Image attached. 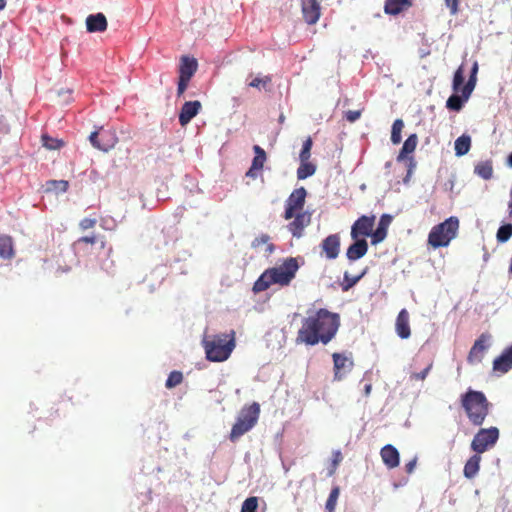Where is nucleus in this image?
<instances>
[{"label": "nucleus", "mask_w": 512, "mask_h": 512, "mask_svg": "<svg viewBox=\"0 0 512 512\" xmlns=\"http://www.w3.org/2000/svg\"><path fill=\"white\" fill-rule=\"evenodd\" d=\"M380 456L387 468L393 469L399 466L400 454L393 445L387 444L382 447L380 450Z\"/></svg>", "instance_id": "aec40b11"}, {"label": "nucleus", "mask_w": 512, "mask_h": 512, "mask_svg": "<svg viewBox=\"0 0 512 512\" xmlns=\"http://www.w3.org/2000/svg\"><path fill=\"white\" fill-rule=\"evenodd\" d=\"M253 150H254L255 156L252 160L251 166H253V168H256L260 171V170H262L264 163L266 161V152L259 145H255L253 147Z\"/></svg>", "instance_id": "f704fd0d"}, {"label": "nucleus", "mask_w": 512, "mask_h": 512, "mask_svg": "<svg viewBox=\"0 0 512 512\" xmlns=\"http://www.w3.org/2000/svg\"><path fill=\"white\" fill-rule=\"evenodd\" d=\"M89 140L93 147L105 152L114 148L118 142L115 132L103 128L92 132L89 136Z\"/></svg>", "instance_id": "1a4fd4ad"}, {"label": "nucleus", "mask_w": 512, "mask_h": 512, "mask_svg": "<svg viewBox=\"0 0 512 512\" xmlns=\"http://www.w3.org/2000/svg\"><path fill=\"white\" fill-rule=\"evenodd\" d=\"M446 5L450 8L451 14H456L458 11L459 0H445Z\"/></svg>", "instance_id": "603ef678"}, {"label": "nucleus", "mask_w": 512, "mask_h": 512, "mask_svg": "<svg viewBox=\"0 0 512 512\" xmlns=\"http://www.w3.org/2000/svg\"><path fill=\"white\" fill-rule=\"evenodd\" d=\"M258 171H259L258 169L253 168V166H251V167L249 168V170L246 172V176H247V177H250V178H256V177H257V172H258Z\"/></svg>", "instance_id": "6e6d98bb"}, {"label": "nucleus", "mask_w": 512, "mask_h": 512, "mask_svg": "<svg viewBox=\"0 0 512 512\" xmlns=\"http://www.w3.org/2000/svg\"><path fill=\"white\" fill-rule=\"evenodd\" d=\"M433 367V362L428 363L424 370L421 372L412 373L410 378L415 381H424Z\"/></svg>", "instance_id": "49530a36"}, {"label": "nucleus", "mask_w": 512, "mask_h": 512, "mask_svg": "<svg viewBox=\"0 0 512 512\" xmlns=\"http://www.w3.org/2000/svg\"><path fill=\"white\" fill-rule=\"evenodd\" d=\"M6 6V0H0V10H3Z\"/></svg>", "instance_id": "680f3d73"}, {"label": "nucleus", "mask_w": 512, "mask_h": 512, "mask_svg": "<svg viewBox=\"0 0 512 512\" xmlns=\"http://www.w3.org/2000/svg\"><path fill=\"white\" fill-rule=\"evenodd\" d=\"M395 329L397 335L401 339H407L411 335L409 324V313L406 309H402L396 318Z\"/></svg>", "instance_id": "393cba45"}, {"label": "nucleus", "mask_w": 512, "mask_h": 512, "mask_svg": "<svg viewBox=\"0 0 512 512\" xmlns=\"http://www.w3.org/2000/svg\"><path fill=\"white\" fill-rule=\"evenodd\" d=\"M42 142L43 146L50 150L58 149L63 145V142L61 140L51 138L48 135L42 136Z\"/></svg>", "instance_id": "a18cd8bd"}, {"label": "nucleus", "mask_w": 512, "mask_h": 512, "mask_svg": "<svg viewBox=\"0 0 512 512\" xmlns=\"http://www.w3.org/2000/svg\"><path fill=\"white\" fill-rule=\"evenodd\" d=\"M272 83V77L270 75H265L263 77H255L248 83L249 87L256 89H267Z\"/></svg>", "instance_id": "e433bc0d"}, {"label": "nucleus", "mask_w": 512, "mask_h": 512, "mask_svg": "<svg viewBox=\"0 0 512 512\" xmlns=\"http://www.w3.org/2000/svg\"><path fill=\"white\" fill-rule=\"evenodd\" d=\"M258 498L255 496L247 498L241 507V512H257Z\"/></svg>", "instance_id": "37998d69"}, {"label": "nucleus", "mask_w": 512, "mask_h": 512, "mask_svg": "<svg viewBox=\"0 0 512 512\" xmlns=\"http://www.w3.org/2000/svg\"><path fill=\"white\" fill-rule=\"evenodd\" d=\"M371 390H372L371 383L365 384V386H364V394H365L366 397H368L370 395Z\"/></svg>", "instance_id": "4d7b16f0"}, {"label": "nucleus", "mask_w": 512, "mask_h": 512, "mask_svg": "<svg viewBox=\"0 0 512 512\" xmlns=\"http://www.w3.org/2000/svg\"><path fill=\"white\" fill-rule=\"evenodd\" d=\"M343 456L340 450H336L332 454V461L328 471V476H333L336 472L338 465L342 462Z\"/></svg>", "instance_id": "c03bdc74"}, {"label": "nucleus", "mask_w": 512, "mask_h": 512, "mask_svg": "<svg viewBox=\"0 0 512 512\" xmlns=\"http://www.w3.org/2000/svg\"><path fill=\"white\" fill-rule=\"evenodd\" d=\"M460 405L473 426H482L490 413L491 403L482 391L469 388L460 396Z\"/></svg>", "instance_id": "7ed1b4c3"}, {"label": "nucleus", "mask_w": 512, "mask_h": 512, "mask_svg": "<svg viewBox=\"0 0 512 512\" xmlns=\"http://www.w3.org/2000/svg\"><path fill=\"white\" fill-rule=\"evenodd\" d=\"M512 369V344L506 347L493 361V371L501 374Z\"/></svg>", "instance_id": "f3484780"}, {"label": "nucleus", "mask_w": 512, "mask_h": 512, "mask_svg": "<svg viewBox=\"0 0 512 512\" xmlns=\"http://www.w3.org/2000/svg\"><path fill=\"white\" fill-rule=\"evenodd\" d=\"M477 77L470 75L467 83L463 86L464 82V69L460 66L454 73L452 89L455 93L461 92L464 100H468L476 86Z\"/></svg>", "instance_id": "9d476101"}, {"label": "nucleus", "mask_w": 512, "mask_h": 512, "mask_svg": "<svg viewBox=\"0 0 512 512\" xmlns=\"http://www.w3.org/2000/svg\"><path fill=\"white\" fill-rule=\"evenodd\" d=\"M508 209H509V215H510V217H512V197H511V200L509 201Z\"/></svg>", "instance_id": "052dcab7"}, {"label": "nucleus", "mask_w": 512, "mask_h": 512, "mask_svg": "<svg viewBox=\"0 0 512 512\" xmlns=\"http://www.w3.org/2000/svg\"><path fill=\"white\" fill-rule=\"evenodd\" d=\"M408 161H409V170H408V175H409L411 173L412 168L415 167V163H414V160L412 157L408 158Z\"/></svg>", "instance_id": "bf43d9fd"}, {"label": "nucleus", "mask_w": 512, "mask_h": 512, "mask_svg": "<svg viewBox=\"0 0 512 512\" xmlns=\"http://www.w3.org/2000/svg\"><path fill=\"white\" fill-rule=\"evenodd\" d=\"M312 146H313V141H312V138L309 136L303 142L302 149L299 154L300 162H304V161L310 159Z\"/></svg>", "instance_id": "a19ab883"}, {"label": "nucleus", "mask_w": 512, "mask_h": 512, "mask_svg": "<svg viewBox=\"0 0 512 512\" xmlns=\"http://www.w3.org/2000/svg\"><path fill=\"white\" fill-rule=\"evenodd\" d=\"M477 77L470 75L467 83L463 86L464 82V69L460 66L454 73L452 89L455 93L461 92L464 100H468L476 86Z\"/></svg>", "instance_id": "9b49d317"}, {"label": "nucleus", "mask_w": 512, "mask_h": 512, "mask_svg": "<svg viewBox=\"0 0 512 512\" xmlns=\"http://www.w3.org/2000/svg\"><path fill=\"white\" fill-rule=\"evenodd\" d=\"M322 252L329 260L336 259L340 253V237L338 234H331L321 242Z\"/></svg>", "instance_id": "dca6fc26"}, {"label": "nucleus", "mask_w": 512, "mask_h": 512, "mask_svg": "<svg viewBox=\"0 0 512 512\" xmlns=\"http://www.w3.org/2000/svg\"><path fill=\"white\" fill-rule=\"evenodd\" d=\"M340 315L325 308L310 311L302 319L296 336V343L315 346L327 345L337 334Z\"/></svg>", "instance_id": "f257e3e1"}, {"label": "nucleus", "mask_w": 512, "mask_h": 512, "mask_svg": "<svg viewBox=\"0 0 512 512\" xmlns=\"http://www.w3.org/2000/svg\"><path fill=\"white\" fill-rule=\"evenodd\" d=\"M108 23L103 13L90 14L86 18V29L90 33L104 32Z\"/></svg>", "instance_id": "5701e85b"}, {"label": "nucleus", "mask_w": 512, "mask_h": 512, "mask_svg": "<svg viewBox=\"0 0 512 512\" xmlns=\"http://www.w3.org/2000/svg\"><path fill=\"white\" fill-rule=\"evenodd\" d=\"M392 219H393L392 216L389 214H383L380 217L378 227L372 233L371 243L373 245H376V244L382 242L386 238L387 230H388L389 225L392 222Z\"/></svg>", "instance_id": "b1692460"}, {"label": "nucleus", "mask_w": 512, "mask_h": 512, "mask_svg": "<svg viewBox=\"0 0 512 512\" xmlns=\"http://www.w3.org/2000/svg\"><path fill=\"white\" fill-rule=\"evenodd\" d=\"M334 363V380L341 381L345 374L352 370L353 361L340 353L332 355Z\"/></svg>", "instance_id": "2eb2a0df"}, {"label": "nucleus", "mask_w": 512, "mask_h": 512, "mask_svg": "<svg viewBox=\"0 0 512 512\" xmlns=\"http://www.w3.org/2000/svg\"><path fill=\"white\" fill-rule=\"evenodd\" d=\"M404 128V122L402 119H396L393 122L391 130V141L393 144H399L401 142V132Z\"/></svg>", "instance_id": "c9c22d12"}, {"label": "nucleus", "mask_w": 512, "mask_h": 512, "mask_svg": "<svg viewBox=\"0 0 512 512\" xmlns=\"http://www.w3.org/2000/svg\"><path fill=\"white\" fill-rule=\"evenodd\" d=\"M104 246H105V241H102L101 242V247L104 248Z\"/></svg>", "instance_id": "0e129e2a"}, {"label": "nucleus", "mask_w": 512, "mask_h": 512, "mask_svg": "<svg viewBox=\"0 0 512 512\" xmlns=\"http://www.w3.org/2000/svg\"><path fill=\"white\" fill-rule=\"evenodd\" d=\"M479 455L480 454L476 453L475 455L471 456L465 463L463 473L466 478L472 479L477 475L480 469L481 461V457Z\"/></svg>", "instance_id": "c85d7f7f"}, {"label": "nucleus", "mask_w": 512, "mask_h": 512, "mask_svg": "<svg viewBox=\"0 0 512 512\" xmlns=\"http://www.w3.org/2000/svg\"><path fill=\"white\" fill-rule=\"evenodd\" d=\"M353 240L354 243L351 244L346 251V256L349 261H356L362 258L368 251V243L364 238H356Z\"/></svg>", "instance_id": "4be33fe9"}, {"label": "nucleus", "mask_w": 512, "mask_h": 512, "mask_svg": "<svg viewBox=\"0 0 512 512\" xmlns=\"http://www.w3.org/2000/svg\"><path fill=\"white\" fill-rule=\"evenodd\" d=\"M97 224L96 218H84L79 222V227L82 231L94 228Z\"/></svg>", "instance_id": "de8ad7c7"}, {"label": "nucleus", "mask_w": 512, "mask_h": 512, "mask_svg": "<svg viewBox=\"0 0 512 512\" xmlns=\"http://www.w3.org/2000/svg\"><path fill=\"white\" fill-rule=\"evenodd\" d=\"M302 14L307 24H315L321 14L319 2L317 0H302Z\"/></svg>", "instance_id": "a211bd4d"}, {"label": "nucleus", "mask_w": 512, "mask_h": 512, "mask_svg": "<svg viewBox=\"0 0 512 512\" xmlns=\"http://www.w3.org/2000/svg\"><path fill=\"white\" fill-rule=\"evenodd\" d=\"M475 173L481 178L488 180L492 177L493 167L490 161H483L475 166Z\"/></svg>", "instance_id": "72a5a7b5"}, {"label": "nucleus", "mask_w": 512, "mask_h": 512, "mask_svg": "<svg viewBox=\"0 0 512 512\" xmlns=\"http://www.w3.org/2000/svg\"><path fill=\"white\" fill-rule=\"evenodd\" d=\"M418 144V137L416 134H411L408 136V138L405 140L398 156L397 161L401 162L404 161L407 158L408 154H411L415 151Z\"/></svg>", "instance_id": "bb28decb"}, {"label": "nucleus", "mask_w": 512, "mask_h": 512, "mask_svg": "<svg viewBox=\"0 0 512 512\" xmlns=\"http://www.w3.org/2000/svg\"><path fill=\"white\" fill-rule=\"evenodd\" d=\"M361 116V111L359 110H349L345 113V118L349 122H355Z\"/></svg>", "instance_id": "8fccbe9b"}, {"label": "nucleus", "mask_w": 512, "mask_h": 512, "mask_svg": "<svg viewBox=\"0 0 512 512\" xmlns=\"http://www.w3.org/2000/svg\"><path fill=\"white\" fill-rule=\"evenodd\" d=\"M414 0H385L384 12L390 16H396L407 11L413 6Z\"/></svg>", "instance_id": "412c9836"}, {"label": "nucleus", "mask_w": 512, "mask_h": 512, "mask_svg": "<svg viewBox=\"0 0 512 512\" xmlns=\"http://www.w3.org/2000/svg\"><path fill=\"white\" fill-rule=\"evenodd\" d=\"M512 236V224H504L497 230L496 238L499 243L507 242Z\"/></svg>", "instance_id": "58836bf2"}, {"label": "nucleus", "mask_w": 512, "mask_h": 512, "mask_svg": "<svg viewBox=\"0 0 512 512\" xmlns=\"http://www.w3.org/2000/svg\"><path fill=\"white\" fill-rule=\"evenodd\" d=\"M366 274V270H364L361 274L357 276H351L348 272H345L343 275V281L341 282V289L344 292L349 291L352 287H354Z\"/></svg>", "instance_id": "473e14b6"}, {"label": "nucleus", "mask_w": 512, "mask_h": 512, "mask_svg": "<svg viewBox=\"0 0 512 512\" xmlns=\"http://www.w3.org/2000/svg\"><path fill=\"white\" fill-rule=\"evenodd\" d=\"M459 230V219L455 216L435 225L429 232L427 243L433 249L447 247L456 238Z\"/></svg>", "instance_id": "20e7f679"}, {"label": "nucleus", "mask_w": 512, "mask_h": 512, "mask_svg": "<svg viewBox=\"0 0 512 512\" xmlns=\"http://www.w3.org/2000/svg\"><path fill=\"white\" fill-rule=\"evenodd\" d=\"M508 165L512 167V153L508 156Z\"/></svg>", "instance_id": "e2e57ef3"}, {"label": "nucleus", "mask_w": 512, "mask_h": 512, "mask_svg": "<svg viewBox=\"0 0 512 512\" xmlns=\"http://www.w3.org/2000/svg\"><path fill=\"white\" fill-rule=\"evenodd\" d=\"M311 223V213L308 211L296 212L293 220L287 225L288 231L293 237L301 238L304 230Z\"/></svg>", "instance_id": "4468645a"}, {"label": "nucleus", "mask_w": 512, "mask_h": 512, "mask_svg": "<svg viewBox=\"0 0 512 512\" xmlns=\"http://www.w3.org/2000/svg\"><path fill=\"white\" fill-rule=\"evenodd\" d=\"M316 172V165L306 160L304 162H300V166L297 169V178L299 180H304Z\"/></svg>", "instance_id": "2f4dec72"}, {"label": "nucleus", "mask_w": 512, "mask_h": 512, "mask_svg": "<svg viewBox=\"0 0 512 512\" xmlns=\"http://www.w3.org/2000/svg\"><path fill=\"white\" fill-rule=\"evenodd\" d=\"M189 81L190 80L183 79V78L179 77L178 87H177V95L178 96H181L185 92V90L188 87Z\"/></svg>", "instance_id": "3c124183"}, {"label": "nucleus", "mask_w": 512, "mask_h": 512, "mask_svg": "<svg viewBox=\"0 0 512 512\" xmlns=\"http://www.w3.org/2000/svg\"><path fill=\"white\" fill-rule=\"evenodd\" d=\"M260 416V405L253 402L250 405H245L239 411L236 421L233 424L229 439L231 442H236L240 437L249 432L258 422Z\"/></svg>", "instance_id": "39448f33"}, {"label": "nucleus", "mask_w": 512, "mask_h": 512, "mask_svg": "<svg viewBox=\"0 0 512 512\" xmlns=\"http://www.w3.org/2000/svg\"><path fill=\"white\" fill-rule=\"evenodd\" d=\"M477 72H478V63L474 62L470 75H474V77H477Z\"/></svg>", "instance_id": "13d9d810"}, {"label": "nucleus", "mask_w": 512, "mask_h": 512, "mask_svg": "<svg viewBox=\"0 0 512 512\" xmlns=\"http://www.w3.org/2000/svg\"><path fill=\"white\" fill-rule=\"evenodd\" d=\"M183 381V374L180 371H172L165 383V386L168 389L174 388L181 384Z\"/></svg>", "instance_id": "79ce46f5"}, {"label": "nucleus", "mask_w": 512, "mask_h": 512, "mask_svg": "<svg viewBox=\"0 0 512 512\" xmlns=\"http://www.w3.org/2000/svg\"><path fill=\"white\" fill-rule=\"evenodd\" d=\"M490 339L491 335L489 333H482L476 339L467 356V362L469 364L473 365L482 361L484 354L489 347Z\"/></svg>", "instance_id": "f8f14e48"}, {"label": "nucleus", "mask_w": 512, "mask_h": 512, "mask_svg": "<svg viewBox=\"0 0 512 512\" xmlns=\"http://www.w3.org/2000/svg\"><path fill=\"white\" fill-rule=\"evenodd\" d=\"M299 265L296 258H287L281 265L265 270L253 285L258 293L267 290L271 285L287 286L295 278Z\"/></svg>", "instance_id": "f03ea898"}, {"label": "nucleus", "mask_w": 512, "mask_h": 512, "mask_svg": "<svg viewBox=\"0 0 512 512\" xmlns=\"http://www.w3.org/2000/svg\"><path fill=\"white\" fill-rule=\"evenodd\" d=\"M307 191L304 187L297 188L292 191L285 203V211L283 218L290 220L293 218L296 212L303 211Z\"/></svg>", "instance_id": "6e6552de"}, {"label": "nucleus", "mask_w": 512, "mask_h": 512, "mask_svg": "<svg viewBox=\"0 0 512 512\" xmlns=\"http://www.w3.org/2000/svg\"><path fill=\"white\" fill-rule=\"evenodd\" d=\"M228 335H217L211 340H204L203 346L205 349L206 357L213 362H222L229 358L232 353L234 343V331L228 339Z\"/></svg>", "instance_id": "423d86ee"}, {"label": "nucleus", "mask_w": 512, "mask_h": 512, "mask_svg": "<svg viewBox=\"0 0 512 512\" xmlns=\"http://www.w3.org/2000/svg\"><path fill=\"white\" fill-rule=\"evenodd\" d=\"M340 494V488L338 486L334 487L326 501L325 509L327 512H334L337 504V500Z\"/></svg>", "instance_id": "ea45409f"}, {"label": "nucleus", "mask_w": 512, "mask_h": 512, "mask_svg": "<svg viewBox=\"0 0 512 512\" xmlns=\"http://www.w3.org/2000/svg\"><path fill=\"white\" fill-rule=\"evenodd\" d=\"M201 107V102L198 100L185 102L179 113L181 126L187 125L199 113Z\"/></svg>", "instance_id": "6ab92c4d"}, {"label": "nucleus", "mask_w": 512, "mask_h": 512, "mask_svg": "<svg viewBox=\"0 0 512 512\" xmlns=\"http://www.w3.org/2000/svg\"><path fill=\"white\" fill-rule=\"evenodd\" d=\"M198 68L197 60L193 57L182 56L179 65V77L191 80Z\"/></svg>", "instance_id": "a878e982"}, {"label": "nucleus", "mask_w": 512, "mask_h": 512, "mask_svg": "<svg viewBox=\"0 0 512 512\" xmlns=\"http://www.w3.org/2000/svg\"><path fill=\"white\" fill-rule=\"evenodd\" d=\"M49 184L53 187V189L58 190L60 192H66L69 186L68 182L65 180H53L50 181Z\"/></svg>", "instance_id": "09e8293b"}, {"label": "nucleus", "mask_w": 512, "mask_h": 512, "mask_svg": "<svg viewBox=\"0 0 512 512\" xmlns=\"http://www.w3.org/2000/svg\"><path fill=\"white\" fill-rule=\"evenodd\" d=\"M97 241V237L95 235L92 236H83L77 240V243H86V244H94Z\"/></svg>", "instance_id": "864d4df0"}, {"label": "nucleus", "mask_w": 512, "mask_h": 512, "mask_svg": "<svg viewBox=\"0 0 512 512\" xmlns=\"http://www.w3.org/2000/svg\"><path fill=\"white\" fill-rule=\"evenodd\" d=\"M499 435L500 432L497 427L481 428L472 439L471 449L477 454H482L494 447Z\"/></svg>", "instance_id": "0eeeda50"}, {"label": "nucleus", "mask_w": 512, "mask_h": 512, "mask_svg": "<svg viewBox=\"0 0 512 512\" xmlns=\"http://www.w3.org/2000/svg\"><path fill=\"white\" fill-rule=\"evenodd\" d=\"M262 245H266L265 251L268 255L275 251V245L270 242V236L267 234H261L251 242V247L254 249H258Z\"/></svg>", "instance_id": "7c9ffc66"}, {"label": "nucleus", "mask_w": 512, "mask_h": 512, "mask_svg": "<svg viewBox=\"0 0 512 512\" xmlns=\"http://www.w3.org/2000/svg\"><path fill=\"white\" fill-rule=\"evenodd\" d=\"M466 101L467 100H464L462 95L459 96L457 95V93H455L448 98L446 102V107L453 111H460L463 107L464 102Z\"/></svg>", "instance_id": "4c0bfd02"}, {"label": "nucleus", "mask_w": 512, "mask_h": 512, "mask_svg": "<svg viewBox=\"0 0 512 512\" xmlns=\"http://www.w3.org/2000/svg\"><path fill=\"white\" fill-rule=\"evenodd\" d=\"M416 464H417V458L415 457L412 460H410L408 463H406V465H405L406 472L408 474L413 473L415 470Z\"/></svg>", "instance_id": "5fc2aeb1"}, {"label": "nucleus", "mask_w": 512, "mask_h": 512, "mask_svg": "<svg viewBox=\"0 0 512 512\" xmlns=\"http://www.w3.org/2000/svg\"><path fill=\"white\" fill-rule=\"evenodd\" d=\"M15 255L13 239L9 235L0 236V257L3 259H11Z\"/></svg>", "instance_id": "cd10ccee"}, {"label": "nucleus", "mask_w": 512, "mask_h": 512, "mask_svg": "<svg viewBox=\"0 0 512 512\" xmlns=\"http://www.w3.org/2000/svg\"><path fill=\"white\" fill-rule=\"evenodd\" d=\"M471 147V138L468 135H462L455 140V153L457 156L467 154Z\"/></svg>", "instance_id": "c756f323"}, {"label": "nucleus", "mask_w": 512, "mask_h": 512, "mask_svg": "<svg viewBox=\"0 0 512 512\" xmlns=\"http://www.w3.org/2000/svg\"><path fill=\"white\" fill-rule=\"evenodd\" d=\"M376 217L363 215L359 217L351 227V238L372 237Z\"/></svg>", "instance_id": "ddd939ff"}]
</instances>
